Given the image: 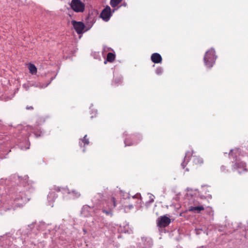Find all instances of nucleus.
<instances>
[{
  "label": "nucleus",
  "mask_w": 248,
  "mask_h": 248,
  "mask_svg": "<svg viewBox=\"0 0 248 248\" xmlns=\"http://www.w3.org/2000/svg\"><path fill=\"white\" fill-rule=\"evenodd\" d=\"M216 58L215 50L212 48L209 49L206 52L204 57L205 65L208 68L212 67L215 62Z\"/></svg>",
  "instance_id": "f257e3e1"
},
{
  "label": "nucleus",
  "mask_w": 248,
  "mask_h": 248,
  "mask_svg": "<svg viewBox=\"0 0 248 248\" xmlns=\"http://www.w3.org/2000/svg\"><path fill=\"white\" fill-rule=\"evenodd\" d=\"M194 152L193 151H187L186 153L185 157L189 158L190 156H193L192 162L193 165L196 169H198L203 164V159L199 155H193Z\"/></svg>",
  "instance_id": "f03ea898"
},
{
  "label": "nucleus",
  "mask_w": 248,
  "mask_h": 248,
  "mask_svg": "<svg viewBox=\"0 0 248 248\" xmlns=\"http://www.w3.org/2000/svg\"><path fill=\"white\" fill-rule=\"evenodd\" d=\"M70 6L76 13H82L85 11V5L81 0H72Z\"/></svg>",
  "instance_id": "7ed1b4c3"
},
{
  "label": "nucleus",
  "mask_w": 248,
  "mask_h": 248,
  "mask_svg": "<svg viewBox=\"0 0 248 248\" xmlns=\"http://www.w3.org/2000/svg\"><path fill=\"white\" fill-rule=\"evenodd\" d=\"M170 223V218L166 216H161L157 220V226L160 228H165L168 226Z\"/></svg>",
  "instance_id": "20e7f679"
},
{
  "label": "nucleus",
  "mask_w": 248,
  "mask_h": 248,
  "mask_svg": "<svg viewBox=\"0 0 248 248\" xmlns=\"http://www.w3.org/2000/svg\"><path fill=\"white\" fill-rule=\"evenodd\" d=\"M72 25L78 34H81L85 28V25L82 22H78L75 20H72L71 22Z\"/></svg>",
  "instance_id": "39448f33"
},
{
  "label": "nucleus",
  "mask_w": 248,
  "mask_h": 248,
  "mask_svg": "<svg viewBox=\"0 0 248 248\" xmlns=\"http://www.w3.org/2000/svg\"><path fill=\"white\" fill-rule=\"evenodd\" d=\"M60 191L61 188L59 187L54 186L53 188H51L47 195L48 199L50 201H53L57 197L56 192H59Z\"/></svg>",
  "instance_id": "423d86ee"
},
{
  "label": "nucleus",
  "mask_w": 248,
  "mask_h": 248,
  "mask_svg": "<svg viewBox=\"0 0 248 248\" xmlns=\"http://www.w3.org/2000/svg\"><path fill=\"white\" fill-rule=\"evenodd\" d=\"M111 15V9L109 6H107L101 12V17L105 21H108Z\"/></svg>",
  "instance_id": "0eeeda50"
},
{
  "label": "nucleus",
  "mask_w": 248,
  "mask_h": 248,
  "mask_svg": "<svg viewBox=\"0 0 248 248\" xmlns=\"http://www.w3.org/2000/svg\"><path fill=\"white\" fill-rule=\"evenodd\" d=\"M152 61L155 63H158L161 62L162 59L161 55L157 53H153L151 57Z\"/></svg>",
  "instance_id": "6e6552de"
},
{
  "label": "nucleus",
  "mask_w": 248,
  "mask_h": 248,
  "mask_svg": "<svg viewBox=\"0 0 248 248\" xmlns=\"http://www.w3.org/2000/svg\"><path fill=\"white\" fill-rule=\"evenodd\" d=\"M108 206L111 207V209H113L116 207V199L114 197H111L108 199Z\"/></svg>",
  "instance_id": "1a4fd4ad"
},
{
  "label": "nucleus",
  "mask_w": 248,
  "mask_h": 248,
  "mask_svg": "<svg viewBox=\"0 0 248 248\" xmlns=\"http://www.w3.org/2000/svg\"><path fill=\"white\" fill-rule=\"evenodd\" d=\"M204 208L203 206H191L189 208V211L197 212L199 213L201 211L204 210Z\"/></svg>",
  "instance_id": "9d476101"
},
{
  "label": "nucleus",
  "mask_w": 248,
  "mask_h": 248,
  "mask_svg": "<svg viewBox=\"0 0 248 248\" xmlns=\"http://www.w3.org/2000/svg\"><path fill=\"white\" fill-rule=\"evenodd\" d=\"M28 68L30 73L32 75H35L37 73V68L35 66L31 63H30L28 66Z\"/></svg>",
  "instance_id": "9b49d317"
},
{
  "label": "nucleus",
  "mask_w": 248,
  "mask_h": 248,
  "mask_svg": "<svg viewBox=\"0 0 248 248\" xmlns=\"http://www.w3.org/2000/svg\"><path fill=\"white\" fill-rule=\"evenodd\" d=\"M237 167L238 168V171L239 173H241L242 172L241 170H240V169H242L243 171H247V170L246 169V166L245 163L241 162L237 164Z\"/></svg>",
  "instance_id": "f8f14e48"
},
{
  "label": "nucleus",
  "mask_w": 248,
  "mask_h": 248,
  "mask_svg": "<svg viewBox=\"0 0 248 248\" xmlns=\"http://www.w3.org/2000/svg\"><path fill=\"white\" fill-rule=\"evenodd\" d=\"M115 59V55L111 52L108 53L107 56V61L109 62H113Z\"/></svg>",
  "instance_id": "ddd939ff"
},
{
  "label": "nucleus",
  "mask_w": 248,
  "mask_h": 248,
  "mask_svg": "<svg viewBox=\"0 0 248 248\" xmlns=\"http://www.w3.org/2000/svg\"><path fill=\"white\" fill-rule=\"evenodd\" d=\"M121 0H111L110 2V5L112 7H116L121 2Z\"/></svg>",
  "instance_id": "4468645a"
},
{
  "label": "nucleus",
  "mask_w": 248,
  "mask_h": 248,
  "mask_svg": "<svg viewBox=\"0 0 248 248\" xmlns=\"http://www.w3.org/2000/svg\"><path fill=\"white\" fill-rule=\"evenodd\" d=\"M122 82V78L121 77L116 76L114 78L113 80V84L115 85L118 84Z\"/></svg>",
  "instance_id": "2eb2a0df"
},
{
  "label": "nucleus",
  "mask_w": 248,
  "mask_h": 248,
  "mask_svg": "<svg viewBox=\"0 0 248 248\" xmlns=\"http://www.w3.org/2000/svg\"><path fill=\"white\" fill-rule=\"evenodd\" d=\"M70 193L72 195L74 198H77L80 196V194L79 192L77 190H72Z\"/></svg>",
  "instance_id": "dca6fc26"
},
{
  "label": "nucleus",
  "mask_w": 248,
  "mask_h": 248,
  "mask_svg": "<svg viewBox=\"0 0 248 248\" xmlns=\"http://www.w3.org/2000/svg\"><path fill=\"white\" fill-rule=\"evenodd\" d=\"M108 208H109V210H105V209H104L102 210V212L106 214L108 216H110L111 217H112L113 216V213H112V210L113 209H111V207H108Z\"/></svg>",
  "instance_id": "f3484780"
},
{
  "label": "nucleus",
  "mask_w": 248,
  "mask_h": 248,
  "mask_svg": "<svg viewBox=\"0 0 248 248\" xmlns=\"http://www.w3.org/2000/svg\"><path fill=\"white\" fill-rule=\"evenodd\" d=\"M87 136L85 135L83 137V139L82 140V141L83 143H84V145H88L89 144V139L87 138Z\"/></svg>",
  "instance_id": "a211bd4d"
},
{
  "label": "nucleus",
  "mask_w": 248,
  "mask_h": 248,
  "mask_svg": "<svg viewBox=\"0 0 248 248\" xmlns=\"http://www.w3.org/2000/svg\"><path fill=\"white\" fill-rule=\"evenodd\" d=\"M133 208V206L132 205H129L128 206H125L124 207V209L125 210H126L127 208H128V209L130 210V209H132Z\"/></svg>",
  "instance_id": "6ab92c4d"
},
{
  "label": "nucleus",
  "mask_w": 248,
  "mask_h": 248,
  "mask_svg": "<svg viewBox=\"0 0 248 248\" xmlns=\"http://www.w3.org/2000/svg\"><path fill=\"white\" fill-rule=\"evenodd\" d=\"M26 109L28 110H29V109L32 110L33 109V108L32 106L27 107Z\"/></svg>",
  "instance_id": "aec40b11"
},
{
  "label": "nucleus",
  "mask_w": 248,
  "mask_h": 248,
  "mask_svg": "<svg viewBox=\"0 0 248 248\" xmlns=\"http://www.w3.org/2000/svg\"><path fill=\"white\" fill-rule=\"evenodd\" d=\"M184 164H185V163H184H184H183L182 164V166L183 167V168L184 169V168H185V165H184Z\"/></svg>",
  "instance_id": "412c9836"
},
{
  "label": "nucleus",
  "mask_w": 248,
  "mask_h": 248,
  "mask_svg": "<svg viewBox=\"0 0 248 248\" xmlns=\"http://www.w3.org/2000/svg\"><path fill=\"white\" fill-rule=\"evenodd\" d=\"M186 171H189V170H188V169H186Z\"/></svg>",
  "instance_id": "4be33fe9"
}]
</instances>
